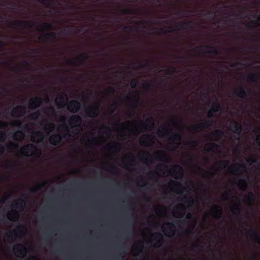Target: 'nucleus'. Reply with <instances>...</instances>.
<instances>
[{
    "label": "nucleus",
    "instance_id": "f257e3e1",
    "mask_svg": "<svg viewBox=\"0 0 260 260\" xmlns=\"http://www.w3.org/2000/svg\"><path fill=\"white\" fill-rule=\"evenodd\" d=\"M164 132V136L167 137L169 135L170 133H172V135L169 137V140L171 142L170 146H172L174 144H179V142L181 141V137L179 133H172L171 131H169L167 128L166 126L164 125L161 127V128L158 130V133Z\"/></svg>",
    "mask_w": 260,
    "mask_h": 260
},
{
    "label": "nucleus",
    "instance_id": "f03ea898",
    "mask_svg": "<svg viewBox=\"0 0 260 260\" xmlns=\"http://www.w3.org/2000/svg\"><path fill=\"white\" fill-rule=\"evenodd\" d=\"M100 106L101 104L99 102L93 103L86 110L87 115L92 118L96 117L99 113Z\"/></svg>",
    "mask_w": 260,
    "mask_h": 260
},
{
    "label": "nucleus",
    "instance_id": "7ed1b4c3",
    "mask_svg": "<svg viewBox=\"0 0 260 260\" xmlns=\"http://www.w3.org/2000/svg\"><path fill=\"white\" fill-rule=\"evenodd\" d=\"M87 58L88 56L82 53L78 57L77 59H68L66 60V63L70 66H81L85 63Z\"/></svg>",
    "mask_w": 260,
    "mask_h": 260
},
{
    "label": "nucleus",
    "instance_id": "20e7f679",
    "mask_svg": "<svg viewBox=\"0 0 260 260\" xmlns=\"http://www.w3.org/2000/svg\"><path fill=\"white\" fill-rule=\"evenodd\" d=\"M37 147L33 144H28L24 145L20 149V152L21 155L24 156H29L28 153L29 152H34L37 151Z\"/></svg>",
    "mask_w": 260,
    "mask_h": 260
},
{
    "label": "nucleus",
    "instance_id": "39448f33",
    "mask_svg": "<svg viewBox=\"0 0 260 260\" xmlns=\"http://www.w3.org/2000/svg\"><path fill=\"white\" fill-rule=\"evenodd\" d=\"M28 26L29 27H35L36 26V23L34 21H29L28 22L21 20H14L12 22V27H24Z\"/></svg>",
    "mask_w": 260,
    "mask_h": 260
},
{
    "label": "nucleus",
    "instance_id": "423d86ee",
    "mask_svg": "<svg viewBox=\"0 0 260 260\" xmlns=\"http://www.w3.org/2000/svg\"><path fill=\"white\" fill-rule=\"evenodd\" d=\"M43 102L42 97L39 96H35L31 99L28 104L29 108L35 110L40 107Z\"/></svg>",
    "mask_w": 260,
    "mask_h": 260
},
{
    "label": "nucleus",
    "instance_id": "0eeeda50",
    "mask_svg": "<svg viewBox=\"0 0 260 260\" xmlns=\"http://www.w3.org/2000/svg\"><path fill=\"white\" fill-rule=\"evenodd\" d=\"M81 108L80 103L77 100H72L69 102L68 109L70 112L76 113L79 111Z\"/></svg>",
    "mask_w": 260,
    "mask_h": 260
},
{
    "label": "nucleus",
    "instance_id": "6e6552de",
    "mask_svg": "<svg viewBox=\"0 0 260 260\" xmlns=\"http://www.w3.org/2000/svg\"><path fill=\"white\" fill-rule=\"evenodd\" d=\"M183 169L180 165L174 166L171 176L176 179H181L183 177Z\"/></svg>",
    "mask_w": 260,
    "mask_h": 260
},
{
    "label": "nucleus",
    "instance_id": "1a4fd4ad",
    "mask_svg": "<svg viewBox=\"0 0 260 260\" xmlns=\"http://www.w3.org/2000/svg\"><path fill=\"white\" fill-rule=\"evenodd\" d=\"M203 48H206V49H209V48H212V49L208 50L207 51H203L202 52L203 53H208L213 54L214 56H219L220 54V52L219 50L217 48V47L215 46H211L208 45H203L201 46L200 47H198L197 49H200L201 51L202 49Z\"/></svg>",
    "mask_w": 260,
    "mask_h": 260
},
{
    "label": "nucleus",
    "instance_id": "9d476101",
    "mask_svg": "<svg viewBox=\"0 0 260 260\" xmlns=\"http://www.w3.org/2000/svg\"><path fill=\"white\" fill-rule=\"evenodd\" d=\"M247 232V235L253 241L257 243H260V235L256 233L254 230L244 228Z\"/></svg>",
    "mask_w": 260,
    "mask_h": 260
},
{
    "label": "nucleus",
    "instance_id": "9b49d317",
    "mask_svg": "<svg viewBox=\"0 0 260 260\" xmlns=\"http://www.w3.org/2000/svg\"><path fill=\"white\" fill-rule=\"evenodd\" d=\"M210 213L217 219L222 218V210L220 206L214 205L210 210Z\"/></svg>",
    "mask_w": 260,
    "mask_h": 260
},
{
    "label": "nucleus",
    "instance_id": "f8f14e48",
    "mask_svg": "<svg viewBox=\"0 0 260 260\" xmlns=\"http://www.w3.org/2000/svg\"><path fill=\"white\" fill-rule=\"evenodd\" d=\"M69 122L71 126L76 127L79 126L81 124L82 119L78 115H73L70 117Z\"/></svg>",
    "mask_w": 260,
    "mask_h": 260
},
{
    "label": "nucleus",
    "instance_id": "ddd939ff",
    "mask_svg": "<svg viewBox=\"0 0 260 260\" xmlns=\"http://www.w3.org/2000/svg\"><path fill=\"white\" fill-rule=\"evenodd\" d=\"M214 123V121L213 120H210L208 121L200 123L195 125L192 126L191 128L194 131H199L204 128H207L209 126L212 125Z\"/></svg>",
    "mask_w": 260,
    "mask_h": 260
},
{
    "label": "nucleus",
    "instance_id": "4468645a",
    "mask_svg": "<svg viewBox=\"0 0 260 260\" xmlns=\"http://www.w3.org/2000/svg\"><path fill=\"white\" fill-rule=\"evenodd\" d=\"M231 129L233 133L237 135L238 137H239L242 132V127L240 124L234 120L231 122ZM236 139H239V137H237Z\"/></svg>",
    "mask_w": 260,
    "mask_h": 260
},
{
    "label": "nucleus",
    "instance_id": "2eb2a0df",
    "mask_svg": "<svg viewBox=\"0 0 260 260\" xmlns=\"http://www.w3.org/2000/svg\"><path fill=\"white\" fill-rule=\"evenodd\" d=\"M250 89L246 90L245 87L241 86L235 92V94L238 97L242 99H246L247 95V93L250 92Z\"/></svg>",
    "mask_w": 260,
    "mask_h": 260
},
{
    "label": "nucleus",
    "instance_id": "dca6fc26",
    "mask_svg": "<svg viewBox=\"0 0 260 260\" xmlns=\"http://www.w3.org/2000/svg\"><path fill=\"white\" fill-rule=\"evenodd\" d=\"M246 170V167L245 165L241 164V163H237L234 165H233L229 168V170L233 171L235 173H240L242 172H245Z\"/></svg>",
    "mask_w": 260,
    "mask_h": 260
},
{
    "label": "nucleus",
    "instance_id": "f3484780",
    "mask_svg": "<svg viewBox=\"0 0 260 260\" xmlns=\"http://www.w3.org/2000/svg\"><path fill=\"white\" fill-rule=\"evenodd\" d=\"M154 156L157 160L166 163H168L170 161V158L164 152L157 151L155 152Z\"/></svg>",
    "mask_w": 260,
    "mask_h": 260
},
{
    "label": "nucleus",
    "instance_id": "a211bd4d",
    "mask_svg": "<svg viewBox=\"0 0 260 260\" xmlns=\"http://www.w3.org/2000/svg\"><path fill=\"white\" fill-rule=\"evenodd\" d=\"M235 198H236L237 202L231 207L230 209L233 214L238 216L240 215L241 212V202L238 197H235Z\"/></svg>",
    "mask_w": 260,
    "mask_h": 260
},
{
    "label": "nucleus",
    "instance_id": "6ab92c4d",
    "mask_svg": "<svg viewBox=\"0 0 260 260\" xmlns=\"http://www.w3.org/2000/svg\"><path fill=\"white\" fill-rule=\"evenodd\" d=\"M153 235L155 236L154 240L155 242L154 246L155 247H160L164 242V237L163 235L160 233H156Z\"/></svg>",
    "mask_w": 260,
    "mask_h": 260
},
{
    "label": "nucleus",
    "instance_id": "aec40b11",
    "mask_svg": "<svg viewBox=\"0 0 260 260\" xmlns=\"http://www.w3.org/2000/svg\"><path fill=\"white\" fill-rule=\"evenodd\" d=\"M62 140V137L59 134H54L49 138V142L51 144L54 146L58 145Z\"/></svg>",
    "mask_w": 260,
    "mask_h": 260
},
{
    "label": "nucleus",
    "instance_id": "412c9836",
    "mask_svg": "<svg viewBox=\"0 0 260 260\" xmlns=\"http://www.w3.org/2000/svg\"><path fill=\"white\" fill-rule=\"evenodd\" d=\"M56 34L54 32H48L44 34L40 37V39H43L46 41H51L55 40Z\"/></svg>",
    "mask_w": 260,
    "mask_h": 260
},
{
    "label": "nucleus",
    "instance_id": "4be33fe9",
    "mask_svg": "<svg viewBox=\"0 0 260 260\" xmlns=\"http://www.w3.org/2000/svg\"><path fill=\"white\" fill-rule=\"evenodd\" d=\"M13 250L15 252H19L21 255H24L26 253L27 248L23 245L18 244L13 248Z\"/></svg>",
    "mask_w": 260,
    "mask_h": 260
},
{
    "label": "nucleus",
    "instance_id": "5701e85b",
    "mask_svg": "<svg viewBox=\"0 0 260 260\" xmlns=\"http://www.w3.org/2000/svg\"><path fill=\"white\" fill-rule=\"evenodd\" d=\"M192 22H184L180 24H178L175 26L176 29L179 30V29H183L185 30L187 28L189 27H191Z\"/></svg>",
    "mask_w": 260,
    "mask_h": 260
},
{
    "label": "nucleus",
    "instance_id": "b1692460",
    "mask_svg": "<svg viewBox=\"0 0 260 260\" xmlns=\"http://www.w3.org/2000/svg\"><path fill=\"white\" fill-rule=\"evenodd\" d=\"M259 76L260 74L258 72L252 73L247 76V80L249 83H254L257 81Z\"/></svg>",
    "mask_w": 260,
    "mask_h": 260
},
{
    "label": "nucleus",
    "instance_id": "393cba45",
    "mask_svg": "<svg viewBox=\"0 0 260 260\" xmlns=\"http://www.w3.org/2000/svg\"><path fill=\"white\" fill-rule=\"evenodd\" d=\"M247 181L245 178H241L239 180L238 186L240 189L245 190L247 187Z\"/></svg>",
    "mask_w": 260,
    "mask_h": 260
},
{
    "label": "nucleus",
    "instance_id": "a878e982",
    "mask_svg": "<svg viewBox=\"0 0 260 260\" xmlns=\"http://www.w3.org/2000/svg\"><path fill=\"white\" fill-rule=\"evenodd\" d=\"M18 112L20 116H22L25 113V107L22 106H18L15 108L12 111V115L15 116L14 113Z\"/></svg>",
    "mask_w": 260,
    "mask_h": 260
},
{
    "label": "nucleus",
    "instance_id": "bb28decb",
    "mask_svg": "<svg viewBox=\"0 0 260 260\" xmlns=\"http://www.w3.org/2000/svg\"><path fill=\"white\" fill-rule=\"evenodd\" d=\"M209 147L206 150L208 152H215L221 148V146L219 144L212 143L209 144Z\"/></svg>",
    "mask_w": 260,
    "mask_h": 260
},
{
    "label": "nucleus",
    "instance_id": "cd10ccee",
    "mask_svg": "<svg viewBox=\"0 0 260 260\" xmlns=\"http://www.w3.org/2000/svg\"><path fill=\"white\" fill-rule=\"evenodd\" d=\"M150 121H151V123L149 124L148 122H143L141 121L140 122V124L145 129H152V127L154 125V123L152 121V119L150 118Z\"/></svg>",
    "mask_w": 260,
    "mask_h": 260
},
{
    "label": "nucleus",
    "instance_id": "c85d7f7f",
    "mask_svg": "<svg viewBox=\"0 0 260 260\" xmlns=\"http://www.w3.org/2000/svg\"><path fill=\"white\" fill-rule=\"evenodd\" d=\"M24 201L23 200H20L18 201H14L11 205V207L13 209H22L24 204Z\"/></svg>",
    "mask_w": 260,
    "mask_h": 260
},
{
    "label": "nucleus",
    "instance_id": "c756f323",
    "mask_svg": "<svg viewBox=\"0 0 260 260\" xmlns=\"http://www.w3.org/2000/svg\"><path fill=\"white\" fill-rule=\"evenodd\" d=\"M25 134L23 131L19 130L15 132L13 138L16 141H21L24 137Z\"/></svg>",
    "mask_w": 260,
    "mask_h": 260
},
{
    "label": "nucleus",
    "instance_id": "7c9ffc66",
    "mask_svg": "<svg viewBox=\"0 0 260 260\" xmlns=\"http://www.w3.org/2000/svg\"><path fill=\"white\" fill-rule=\"evenodd\" d=\"M41 28V31H43L44 29H52L53 28V25L50 22H45L41 24L40 26Z\"/></svg>",
    "mask_w": 260,
    "mask_h": 260
},
{
    "label": "nucleus",
    "instance_id": "2f4dec72",
    "mask_svg": "<svg viewBox=\"0 0 260 260\" xmlns=\"http://www.w3.org/2000/svg\"><path fill=\"white\" fill-rule=\"evenodd\" d=\"M221 109V107L219 103L217 101L215 103H213L211 105V110L214 113L220 111Z\"/></svg>",
    "mask_w": 260,
    "mask_h": 260
},
{
    "label": "nucleus",
    "instance_id": "473e14b6",
    "mask_svg": "<svg viewBox=\"0 0 260 260\" xmlns=\"http://www.w3.org/2000/svg\"><path fill=\"white\" fill-rule=\"evenodd\" d=\"M120 147V145L117 144H108L106 146L107 149L112 151H118Z\"/></svg>",
    "mask_w": 260,
    "mask_h": 260
},
{
    "label": "nucleus",
    "instance_id": "72a5a7b5",
    "mask_svg": "<svg viewBox=\"0 0 260 260\" xmlns=\"http://www.w3.org/2000/svg\"><path fill=\"white\" fill-rule=\"evenodd\" d=\"M152 136L151 135L147 134L145 135V139L140 138V142L141 145L144 146H146L148 145V142L150 141L151 137Z\"/></svg>",
    "mask_w": 260,
    "mask_h": 260
},
{
    "label": "nucleus",
    "instance_id": "f704fd0d",
    "mask_svg": "<svg viewBox=\"0 0 260 260\" xmlns=\"http://www.w3.org/2000/svg\"><path fill=\"white\" fill-rule=\"evenodd\" d=\"M224 136V133L221 130H216L214 133H212L211 136L216 139H218Z\"/></svg>",
    "mask_w": 260,
    "mask_h": 260
},
{
    "label": "nucleus",
    "instance_id": "c9c22d12",
    "mask_svg": "<svg viewBox=\"0 0 260 260\" xmlns=\"http://www.w3.org/2000/svg\"><path fill=\"white\" fill-rule=\"evenodd\" d=\"M37 138L39 139V142H42L44 139V135L42 132L40 131H37L35 133V137H32V140L35 141V138Z\"/></svg>",
    "mask_w": 260,
    "mask_h": 260
},
{
    "label": "nucleus",
    "instance_id": "e433bc0d",
    "mask_svg": "<svg viewBox=\"0 0 260 260\" xmlns=\"http://www.w3.org/2000/svg\"><path fill=\"white\" fill-rule=\"evenodd\" d=\"M245 200L246 202H248L250 204L253 203L255 200V196L254 193L252 192H249L246 197Z\"/></svg>",
    "mask_w": 260,
    "mask_h": 260
},
{
    "label": "nucleus",
    "instance_id": "4c0bfd02",
    "mask_svg": "<svg viewBox=\"0 0 260 260\" xmlns=\"http://www.w3.org/2000/svg\"><path fill=\"white\" fill-rule=\"evenodd\" d=\"M173 30H174L173 26L169 27L168 29L162 28L159 29V30L157 31V34L159 35L162 34H167L168 32H172Z\"/></svg>",
    "mask_w": 260,
    "mask_h": 260
},
{
    "label": "nucleus",
    "instance_id": "58836bf2",
    "mask_svg": "<svg viewBox=\"0 0 260 260\" xmlns=\"http://www.w3.org/2000/svg\"><path fill=\"white\" fill-rule=\"evenodd\" d=\"M165 225L169 229L170 232L172 235H174L175 233V224L173 222H166Z\"/></svg>",
    "mask_w": 260,
    "mask_h": 260
},
{
    "label": "nucleus",
    "instance_id": "ea45409f",
    "mask_svg": "<svg viewBox=\"0 0 260 260\" xmlns=\"http://www.w3.org/2000/svg\"><path fill=\"white\" fill-rule=\"evenodd\" d=\"M121 12L124 14H135L137 13V10L136 9H126L122 10Z\"/></svg>",
    "mask_w": 260,
    "mask_h": 260
},
{
    "label": "nucleus",
    "instance_id": "a19ab883",
    "mask_svg": "<svg viewBox=\"0 0 260 260\" xmlns=\"http://www.w3.org/2000/svg\"><path fill=\"white\" fill-rule=\"evenodd\" d=\"M73 29L71 27H67L60 31V34L65 35H70L72 33Z\"/></svg>",
    "mask_w": 260,
    "mask_h": 260
},
{
    "label": "nucleus",
    "instance_id": "79ce46f5",
    "mask_svg": "<svg viewBox=\"0 0 260 260\" xmlns=\"http://www.w3.org/2000/svg\"><path fill=\"white\" fill-rule=\"evenodd\" d=\"M229 160H220L218 162V165L220 166L222 168L224 169L228 167L229 165Z\"/></svg>",
    "mask_w": 260,
    "mask_h": 260
},
{
    "label": "nucleus",
    "instance_id": "37998d69",
    "mask_svg": "<svg viewBox=\"0 0 260 260\" xmlns=\"http://www.w3.org/2000/svg\"><path fill=\"white\" fill-rule=\"evenodd\" d=\"M140 102V99L139 95L137 96V98L132 102V106L134 107H136Z\"/></svg>",
    "mask_w": 260,
    "mask_h": 260
},
{
    "label": "nucleus",
    "instance_id": "c03bdc74",
    "mask_svg": "<svg viewBox=\"0 0 260 260\" xmlns=\"http://www.w3.org/2000/svg\"><path fill=\"white\" fill-rule=\"evenodd\" d=\"M15 166V164L13 162H6L5 164V168L7 169H12Z\"/></svg>",
    "mask_w": 260,
    "mask_h": 260
},
{
    "label": "nucleus",
    "instance_id": "a18cd8bd",
    "mask_svg": "<svg viewBox=\"0 0 260 260\" xmlns=\"http://www.w3.org/2000/svg\"><path fill=\"white\" fill-rule=\"evenodd\" d=\"M139 83V81L137 79L132 80L131 82V87L133 89H135Z\"/></svg>",
    "mask_w": 260,
    "mask_h": 260
},
{
    "label": "nucleus",
    "instance_id": "49530a36",
    "mask_svg": "<svg viewBox=\"0 0 260 260\" xmlns=\"http://www.w3.org/2000/svg\"><path fill=\"white\" fill-rule=\"evenodd\" d=\"M6 139V134L5 132L0 131V142H3Z\"/></svg>",
    "mask_w": 260,
    "mask_h": 260
},
{
    "label": "nucleus",
    "instance_id": "de8ad7c7",
    "mask_svg": "<svg viewBox=\"0 0 260 260\" xmlns=\"http://www.w3.org/2000/svg\"><path fill=\"white\" fill-rule=\"evenodd\" d=\"M18 144L17 143L11 142L8 145V147L9 149L13 148V149H17L18 148Z\"/></svg>",
    "mask_w": 260,
    "mask_h": 260
},
{
    "label": "nucleus",
    "instance_id": "09e8293b",
    "mask_svg": "<svg viewBox=\"0 0 260 260\" xmlns=\"http://www.w3.org/2000/svg\"><path fill=\"white\" fill-rule=\"evenodd\" d=\"M39 114H40L39 112L38 111H37V112H35L32 113L30 115L29 117L31 119H36L38 118Z\"/></svg>",
    "mask_w": 260,
    "mask_h": 260
},
{
    "label": "nucleus",
    "instance_id": "8fccbe9b",
    "mask_svg": "<svg viewBox=\"0 0 260 260\" xmlns=\"http://www.w3.org/2000/svg\"><path fill=\"white\" fill-rule=\"evenodd\" d=\"M137 156L139 158H143L144 157H146V158L147 160L150 159H149L150 158V154L148 153H144L143 154H142L141 153H139Z\"/></svg>",
    "mask_w": 260,
    "mask_h": 260
},
{
    "label": "nucleus",
    "instance_id": "3c124183",
    "mask_svg": "<svg viewBox=\"0 0 260 260\" xmlns=\"http://www.w3.org/2000/svg\"><path fill=\"white\" fill-rule=\"evenodd\" d=\"M152 87L153 85L151 83L148 82L145 83L143 86V87L146 89H150L152 88Z\"/></svg>",
    "mask_w": 260,
    "mask_h": 260
},
{
    "label": "nucleus",
    "instance_id": "603ef678",
    "mask_svg": "<svg viewBox=\"0 0 260 260\" xmlns=\"http://www.w3.org/2000/svg\"><path fill=\"white\" fill-rule=\"evenodd\" d=\"M64 95L67 97V95L64 94L63 95H59L58 97L56 98L55 100V103L58 104V101L60 102H62L64 99Z\"/></svg>",
    "mask_w": 260,
    "mask_h": 260
},
{
    "label": "nucleus",
    "instance_id": "864d4df0",
    "mask_svg": "<svg viewBox=\"0 0 260 260\" xmlns=\"http://www.w3.org/2000/svg\"><path fill=\"white\" fill-rule=\"evenodd\" d=\"M106 91L108 93L113 94L115 93V90L113 87L110 86L107 89Z\"/></svg>",
    "mask_w": 260,
    "mask_h": 260
},
{
    "label": "nucleus",
    "instance_id": "5fc2aeb1",
    "mask_svg": "<svg viewBox=\"0 0 260 260\" xmlns=\"http://www.w3.org/2000/svg\"><path fill=\"white\" fill-rule=\"evenodd\" d=\"M12 124L14 126L20 127L22 125V122L20 121H15L12 123Z\"/></svg>",
    "mask_w": 260,
    "mask_h": 260
},
{
    "label": "nucleus",
    "instance_id": "6e6d98bb",
    "mask_svg": "<svg viewBox=\"0 0 260 260\" xmlns=\"http://www.w3.org/2000/svg\"><path fill=\"white\" fill-rule=\"evenodd\" d=\"M204 15L209 18H212L214 16V13L212 11H207Z\"/></svg>",
    "mask_w": 260,
    "mask_h": 260
},
{
    "label": "nucleus",
    "instance_id": "4d7b16f0",
    "mask_svg": "<svg viewBox=\"0 0 260 260\" xmlns=\"http://www.w3.org/2000/svg\"><path fill=\"white\" fill-rule=\"evenodd\" d=\"M134 29V27L130 26H126L122 27V30L124 31H132Z\"/></svg>",
    "mask_w": 260,
    "mask_h": 260
},
{
    "label": "nucleus",
    "instance_id": "13d9d810",
    "mask_svg": "<svg viewBox=\"0 0 260 260\" xmlns=\"http://www.w3.org/2000/svg\"><path fill=\"white\" fill-rule=\"evenodd\" d=\"M177 208L178 210H180L183 211V215L185 214V207L184 205H180L177 206Z\"/></svg>",
    "mask_w": 260,
    "mask_h": 260
},
{
    "label": "nucleus",
    "instance_id": "bf43d9fd",
    "mask_svg": "<svg viewBox=\"0 0 260 260\" xmlns=\"http://www.w3.org/2000/svg\"><path fill=\"white\" fill-rule=\"evenodd\" d=\"M170 185H171V186L176 185V186H178L179 187L181 186V184H180V183H179L178 182H176L175 181H171L170 183Z\"/></svg>",
    "mask_w": 260,
    "mask_h": 260
},
{
    "label": "nucleus",
    "instance_id": "052dcab7",
    "mask_svg": "<svg viewBox=\"0 0 260 260\" xmlns=\"http://www.w3.org/2000/svg\"><path fill=\"white\" fill-rule=\"evenodd\" d=\"M7 236L9 238H12L13 237L16 236V232L14 231L13 232H10L9 233L7 234Z\"/></svg>",
    "mask_w": 260,
    "mask_h": 260
},
{
    "label": "nucleus",
    "instance_id": "680f3d73",
    "mask_svg": "<svg viewBox=\"0 0 260 260\" xmlns=\"http://www.w3.org/2000/svg\"><path fill=\"white\" fill-rule=\"evenodd\" d=\"M146 66V64L141 63V62H138L137 67L136 68L137 69L139 70L141 69H143Z\"/></svg>",
    "mask_w": 260,
    "mask_h": 260
},
{
    "label": "nucleus",
    "instance_id": "e2e57ef3",
    "mask_svg": "<svg viewBox=\"0 0 260 260\" xmlns=\"http://www.w3.org/2000/svg\"><path fill=\"white\" fill-rule=\"evenodd\" d=\"M213 112L210 109L207 113V116L209 118H212L214 115L213 114Z\"/></svg>",
    "mask_w": 260,
    "mask_h": 260
},
{
    "label": "nucleus",
    "instance_id": "0e129e2a",
    "mask_svg": "<svg viewBox=\"0 0 260 260\" xmlns=\"http://www.w3.org/2000/svg\"><path fill=\"white\" fill-rule=\"evenodd\" d=\"M230 191L226 192L225 193H223L221 196L222 199L223 201H225L228 199V195L229 194Z\"/></svg>",
    "mask_w": 260,
    "mask_h": 260
},
{
    "label": "nucleus",
    "instance_id": "69168bd1",
    "mask_svg": "<svg viewBox=\"0 0 260 260\" xmlns=\"http://www.w3.org/2000/svg\"><path fill=\"white\" fill-rule=\"evenodd\" d=\"M188 144L190 145L193 146H197L198 145V142L197 141H191L188 143Z\"/></svg>",
    "mask_w": 260,
    "mask_h": 260
},
{
    "label": "nucleus",
    "instance_id": "338daca9",
    "mask_svg": "<svg viewBox=\"0 0 260 260\" xmlns=\"http://www.w3.org/2000/svg\"><path fill=\"white\" fill-rule=\"evenodd\" d=\"M247 162L250 163V164H252V163H258V160L257 159H255V158H251V159H249L248 160H247Z\"/></svg>",
    "mask_w": 260,
    "mask_h": 260
},
{
    "label": "nucleus",
    "instance_id": "774afa93",
    "mask_svg": "<svg viewBox=\"0 0 260 260\" xmlns=\"http://www.w3.org/2000/svg\"><path fill=\"white\" fill-rule=\"evenodd\" d=\"M118 107V104L117 102L113 103L112 105L111 106V108H112L114 110H115Z\"/></svg>",
    "mask_w": 260,
    "mask_h": 260
}]
</instances>
